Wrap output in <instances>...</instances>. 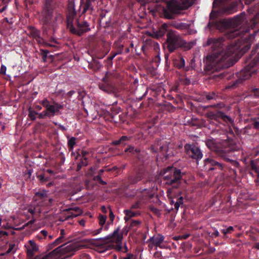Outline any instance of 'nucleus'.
Masks as SVG:
<instances>
[{
    "instance_id": "nucleus-1",
    "label": "nucleus",
    "mask_w": 259,
    "mask_h": 259,
    "mask_svg": "<svg viewBox=\"0 0 259 259\" xmlns=\"http://www.w3.org/2000/svg\"><path fill=\"white\" fill-rule=\"evenodd\" d=\"M248 28L230 30L228 37L235 39L227 47L223 44L222 38H208L204 46H211L212 52L204 59L205 73L209 74L233 66V63L230 60L229 57L238 50L245 52L250 48L255 32L250 34Z\"/></svg>"
},
{
    "instance_id": "nucleus-2",
    "label": "nucleus",
    "mask_w": 259,
    "mask_h": 259,
    "mask_svg": "<svg viewBox=\"0 0 259 259\" xmlns=\"http://www.w3.org/2000/svg\"><path fill=\"white\" fill-rule=\"evenodd\" d=\"M245 18V14L243 12L232 19L217 20L213 18L212 13H211L209 15V21L206 27L210 31L218 29L223 31L226 29L238 27L244 22Z\"/></svg>"
},
{
    "instance_id": "nucleus-3",
    "label": "nucleus",
    "mask_w": 259,
    "mask_h": 259,
    "mask_svg": "<svg viewBox=\"0 0 259 259\" xmlns=\"http://www.w3.org/2000/svg\"><path fill=\"white\" fill-rule=\"evenodd\" d=\"M196 0H167L166 7L162 8V16L167 19H173L181 11L192 6Z\"/></svg>"
},
{
    "instance_id": "nucleus-4",
    "label": "nucleus",
    "mask_w": 259,
    "mask_h": 259,
    "mask_svg": "<svg viewBox=\"0 0 259 259\" xmlns=\"http://www.w3.org/2000/svg\"><path fill=\"white\" fill-rule=\"evenodd\" d=\"M183 175L180 169L173 166H168L160 171V175L162 177L161 182L163 181V184L166 187H170L174 189L180 187Z\"/></svg>"
},
{
    "instance_id": "nucleus-5",
    "label": "nucleus",
    "mask_w": 259,
    "mask_h": 259,
    "mask_svg": "<svg viewBox=\"0 0 259 259\" xmlns=\"http://www.w3.org/2000/svg\"><path fill=\"white\" fill-rule=\"evenodd\" d=\"M165 45L169 53H172L180 48L189 50L192 47V45L188 44L177 31L172 30L166 33Z\"/></svg>"
},
{
    "instance_id": "nucleus-6",
    "label": "nucleus",
    "mask_w": 259,
    "mask_h": 259,
    "mask_svg": "<svg viewBox=\"0 0 259 259\" xmlns=\"http://www.w3.org/2000/svg\"><path fill=\"white\" fill-rule=\"evenodd\" d=\"M227 142L225 141H218L215 139H208L206 141V145L211 151H214L219 156L223 158L225 161H231L229 157L232 152L231 147H225Z\"/></svg>"
},
{
    "instance_id": "nucleus-7",
    "label": "nucleus",
    "mask_w": 259,
    "mask_h": 259,
    "mask_svg": "<svg viewBox=\"0 0 259 259\" xmlns=\"http://www.w3.org/2000/svg\"><path fill=\"white\" fill-rule=\"evenodd\" d=\"M39 103L46 108L42 112L37 113L39 119H44L46 117L51 118L59 114L60 110L63 108V105L55 101L53 102V104H50V101L47 98L40 101Z\"/></svg>"
},
{
    "instance_id": "nucleus-8",
    "label": "nucleus",
    "mask_w": 259,
    "mask_h": 259,
    "mask_svg": "<svg viewBox=\"0 0 259 259\" xmlns=\"http://www.w3.org/2000/svg\"><path fill=\"white\" fill-rule=\"evenodd\" d=\"M90 26L89 23L85 20L77 19L74 21V19H72L67 21V28L69 32L78 36H81L90 31Z\"/></svg>"
},
{
    "instance_id": "nucleus-9",
    "label": "nucleus",
    "mask_w": 259,
    "mask_h": 259,
    "mask_svg": "<svg viewBox=\"0 0 259 259\" xmlns=\"http://www.w3.org/2000/svg\"><path fill=\"white\" fill-rule=\"evenodd\" d=\"M258 64H259V52L251 62H250L238 74V79L233 83L232 87H235L243 81L249 79L253 74H255L256 70L254 68V67Z\"/></svg>"
},
{
    "instance_id": "nucleus-10",
    "label": "nucleus",
    "mask_w": 259,
    "mask_h": 259,
    "mask_svg": "<svg viewBox=\"0 0 259 259\" xmlns=\"http://www.w3.org/2000/svg\"><path fill=\"white\" fill-rule=\"evenodd\" d=\"M119 227H118L111 234L107 236L105 239L106 250H109L113 248H115L118 251L121 250V242L123 239V231L119 233Z\"/></svg>"
},
{
    "instance_id": "nucleus-11",
    "label": "nucleus",
    "mask_w": 259,
    "mask_h": 259,
    "mask_svg": "<svg viewBox=\"0 0 259 259\" xmlns=\"http://www.w3.org/2000/svg\"><path fill=\"white\" fill-rule=\"evenodd\" d=\"M54 10L53 0H42L41 15L44 25L50 26L51 24Z\"/></svg>"
},
{
    "instance_id": "nucleus-12",
    "label": "nucleus",
    "mask_w": 259,
    "mask_h": 259,
    "mask_svg": "<svg viewBox=\"0 0 259 259\" xmlns=\"http://www.w3.org/2000/svg\"><path fill=\"white\" fill-rule=\"evenodd\" d=\"M75 250V247L72 244L64 243L54 249L53 251L48 254H40L34 257H32V258H29V259H48L52 255H64Z\"/></svg>"
},
{
    "instance_id": "nucleus-13",
    "label": "nucleus",
    "mask_w": 259,
    "mask_h": 259,
    "mask_svg": "<svg viewBox=\"0 0 259 259\" xmlns=\"http://www.w3.org/2000/svg\"><path fill=\"white\" fill-rule=\"evenodd\" d=\"M34 205L40 206H50L52 205L54 200L50 197L48 191L45 190H39L35 192L33 197Z\"/></svg>"
},
{
    "instance_id": "nucleus-14",
    "label": "nucleus",
    "mask_w": 259,
    "mask_h": 259,
    "mask_svg": "<svg viewBox=\"0 0 259 259\" xmlns=\"http://www.w3.org/2000/svg\"><path fill=\"white\" fill-rule=\"evenodd\" d=\"M206 116L210 123L216 125L222 123V121L226 122H231L232 121L231 118L229 116L220 111L208 112L206 113Z\"/></svg>"
},
{
    "instance_id": "nucleus-15",
    "label": "nucleus",
    "mask_w": 259,
    "mask_h": 259,
    "mask_svg": "<svg viewBox=\"0 0 259 259\" xmlns=\"http://www.w3.org/2000/svg\"><path fill=\"white\" fill-rule=\"evenodd\" d=\"M149 149L153 153H156L159 151L163 154L165 159H168L172 155V151L169 150L167 144L166 143H163L161 140L155 141L154 144L151 145Z\"/></svg>"
},
{
    "instance_id": "nucleus-16",
    "label": "nucleus",
    "mask_w": 259,
    "mask_h": 259,
    "mask_svg": "<svg viewBox=\"0 0 259 259\" xmlns=\"http://www.w3.org/2000/svg\"><path fill=\"white\" fill-rule=\"evenodd\" d=\"M185 152L190 157L198 161L202 158L203 154L199 148L194 144H187L184 146Z\"/></svg>"
},
{
    "instance_id": "nucleus-17",
    "label": "nucleus",
    "mask_w": 259,
    "mask_h": 259,
    "mask_svg": "<svg viewBox=\"0 0 259 259\" xmlns=\"http://www.w3.org/2000/svg\"><path fill=\"white\" fill-rule=\"evenodd\" d=\"M226 168L225 164L215 160L211 157L206 158L204 160V168L206 170L219 169L225 170Z\"/></svg>"
},
{
    "instance_id": "nucleus-18",
    "label": "nucleus",
    "mask_w": 259,
    "mask_h": 259,
    "mask_svg": "<svg viewBox=\"0 0 259 259\" xmlns=\"http://www.w3.org/2000/svg\"><path fill=\"white\" fill-rule=\"evenodd\" d=\"M164 239V236L160 234H158L150 237L147 241V243H148V247L149 249L152 250L154 248V250H156L158 247L162 248L161 244L163 242Z\"/></svg>"
},
{
    "instance_id": "nucleus-19",
    "label": "nucleus",
    "mask_w": 259,
    "mask_h": 259,
    "mask_svg": "<svg viewBox=\"0 0 259 259\" xmlns=\"http://www.w3.org/2000/svg\"><path fill=\"white\" fill-rule=\"evenodd\" d=\"M99 87L100 90L108 94L113 93L115 92L114 86L106 76L102 78V82L99 84Z\"/></svg>"
},
{
    "instance_id": "nucleus-20",
    "label": "nucleus",
    "mask_w": 259,
    "mask_h": 259,
    "mask_svg": "<svg viewBox=\"0 0 259 259\" xmlns=\"http://www.w3.org/2000/svg\"><path fill=\"white\" fill-rule=\"evenodd\" d=\"M26 249L27 256L29 258L33 257L34 254L38 251V246L34 240H30L25 245Z\"/></svg>"
},
{
    "instance_id": "nucleus-21",
    "label": "nucleus",
    "mask_w": 259,
    "mask_h": 259,
    "mask_svg": "<svg viewBox=\"0 0 259 259\" xmlns=\"http://www.w3.org/2000/svg\"><path fill=\"white\" fill-rule=\"evenodd\" d=\"M30 36L36 40L38 45L44 42V39L40 36L41 32L35 27L30 26L28 27Z\"/></svg>"
},
{
    "instance_id": "nucleus-22",
    "label": "nucleus",
    "mask_w": 259,
    "mask_h": 259,
    "mask_svg": "<svg viewBox=\"0 0 259 259\" xmlns=\"http://www.w3.org/2000/svg\"><path fill=\"white\" fill-rule=\"evenodd\" d=\"M63 211L66 212L65 214L66 215V219L67 220L76 217L81 212L80 208L78 207L65 208L63 209Z\"/></svg>"
},
{
    "instance_id": "nucleus-23",
    "label": "nucleus",
    "mask_w": 259,
    "mask_h": 259,
    "mask_svg": "<svg viewBox=\"0 0 259 259\" xmlns=\"http://www.w3.org/2000/svg\"><path fill=\"white\" fill-rule=\"evenodd\" d=\"M74 1L75 0H68L67 21L68 20L74 19L76 15Z\"/></svg>"
},
{
    "instance_id": "nucleus-24",
    "label": "nucleus",
    "mask_w": 259,
    "mask_h": 259,
    "mask_svg": "<svg viewBox=\"0 0 259 259\" xmlns=\"http://www.w3.org/2000/svg\"><path fill=\"white\" fill-rule=\"evenodd\" d=\"M173 63L174 66L178 69H183L185 71L189 69V67H185V61L183 57L179 56L178 58L174 60Z\"/></svg>"
},
{
    "instance_id": "nucleus-25",
    "label": "nucleus",
    "mask_w": 259,
    "mask_h": 259,
    "mask_svg": "<svg viewBox=\"0 0 259 259\" xmlns=\"http://www.w3.org/2000/svg\"><path fill=\"white\" fill-rule=\"evenodd\" d=\"M96 0H85L83 6L82 14H84L88 11L91 13L94 10V6Z\"/></svg>"
},
{
    "instance_id": "nucleus-26",
    "label": "nucleus",
    "mask_w": 259,
    "mask_h": 259,
    "mask_svg": "<svg viewBox=\"0 0 259 259\" xmlns=\"http://www.w3.org/2000/svg\"><path fill=\"white\" fill-rule=\"evenodd\" d=\"M124 152L128 154H130L131 155L139 158L141 149L138 147H135L132 145H128V147L125 149Z\"/></svg>"
},
{
    "instance_id": "nucleus-27",
    "label": "nucleus",
    "mask_w": 259,
    "mask_h": 259,
    "mask_svg": "<svg viewBox=\"0 0 259 259\" xmlns=\"http://www.w3.org/2000/svg\"><path fill=\"white\" fill-rule=\"evenodd\" d=\"M132 137L127 136H122L118 140L112 141L111 144L113 146H116L121 145L122 146L126 145L127 142L131 140Z\"/></svg>"
},
{
    "instance_id": "nucleus-28",
    "label": "nucleus",
    "mask_w": 259,
    "mask_h": 259,
    "mask_svg": "<svg viewBox=\"0 0 259 259\" xmlns=\"http://www.w3.org/2000/svg\"><path fill=\"white\" fill-rule=\"evenodd\" d=\"M143 178V175L142 172L138 171L136 174H134L130 176L128 180L129 182L131 184H135L140 181Z\"/></svg>"
},
{
    "instance_id": "nucleus-29",
    "label": "nucleus",
    "mask_w": 259,
    "mask_h": 259,
    "mask_svg": "<svg viewBox=\"0 0 259 259\" xmlns=\"http://www.w3.org/2000/svg\"><path fill=\"white\" fill-rule=\"evenodd\" d=\"M107 217L106 215L100 214L98 217L99 224L101 227L94 232V235H97L101 232L102 230L103 226L106 222Z\"/></svg>"
},
{
    "instance_id": "nucleus-30",
    "label": "nucleus",
    "mask_w": 259,
    "mask_h": 259,
    "mask_svg": "<svg viewBox=\"0 0 259 259\" xmlns=\"http://www.w3.org/2000/svg\"><path fill=\"white\" fill-rule=\"evenodd\" d=\"M167 25L165 23L162 24L156 31L155 35L158 38L163 37L169 31L167 30Z\"/></svg>"
},
{
    "instance_id": "nucleus-31",
    "label": "nucleus",
    "mask_w": 259,
    "mask_h": 259,
    "mask_svg": "<svg viewBox=\"0 0 259 259\" xmlns=\"http://www.w3.org/2000/svg\"><path fill=\"white\" fill-rule=\"evenodd\" d=\"M138 199L141 200V202L144 204L151 198V196L147 192V190L145 189L141 194L138 195Z\"/></svg>"
},
{
    "instance_id": "nucleus-32",
    "label": "nucleus",
    "mask_w": 259,
    "mask_h": 259,
    "mask_svg": "<svg viewBox=\"0 0 259 259\" xmlns=\"http://www.w3.org/2000/svg\"><path fill=\"white\" fill-rule=\"evenodd\" d=\"M116 52H114L115 55H120L124 53V45L121 44L119 42H115L114 44Z\"/></svg>"
},
{
    "instance_id": "nucleus-33",
    "label": "nucleus",
    "mask_w": 259,
    "mask_h": 259,
    "mask_svg": "<svg viewBox=\"0 0 259 259\" xmlns=\"http://www.w3.org/2000/svg\"><path fill=\"white\" fill-rule=\"evenodd\" d=\"M108 53L107 51H105L102 49H97L95 50L94 55L99 59L103 58Z\"/></svg>"
},
{
    "instance_id": "nucleus-34",
    "label": "nucleus",
    "mask_w": 259,
    "mask_h": 259,
    "mask_svg": "<svg viewBox=\"0 0 259 259\" xmlns=\"http://www.w3.org/2000/svg\"><path fill=\"white\" fill-rule=\"evenodd\" d=\"M39 51V54L42 58L41 61L44 63L47 62L48 61V54L50 53L49 51L48 50L40 49Z\"/></svg>"
},
{
    "instance_id": "nucleus-35",
    "label": "nucleus",
    "mask_w": 259,
    "mask_h": 259,
    "mask_svg": "<svg viewBox=\"0 0 259 259\" xmlns=\"http://www.w3.org/2000/svg\"><path fill=\"white\" fill-rule=\"evenodd\" d=\"M88 164V159L87 157L81 158L80 161L77 165L76 170L79 171L83 166Z\"/></svg>"
},
{
    "instance_id": "nucleus-36",
    "label": "nucleus",
    "mask_w": 259,
    "mask_h": 259,
    "mask_svg": "<svg viewBox=\"0 0 259 259\" xmlns=\"http://www.w3.org/2000/svg\"><path fill=\"white\" fill-rule=\"evenodd\" d=\"M204 96L207 101L216 100L218 98V95L213 92L206 93Z\"/></svg>"
},
{
    "instance_id": "nucleus-37",
    "label": "nucleus",
    "mask_w": 259,
    "mask_h": 259,
    "mask_svg": "<svg viewBox=\"0 0 259 259\" xmlns=\"http://www.w3.org/2000/svg\"><path fill=\"white\" fill-rule=\"evenodd\" d=\"M63 20V16L59 12H56L54 18L53 23L54 24L61 23Z\"/></svg>"
},
{
    "instance_id": "nucleus-38",
    "label": "nucleus",
    "mask_w": 259,
    "mask_h": 259,
    "mask_svg": "<svg viewBox=\"0 0 259 259\" xmlns=\"http://www.w3.org/2000/svg\"><path fill=\"white\" fill-rule=\"evenodd\" d=\"M109 221H108L107 224L105 225V228H104L105 230H107L108 228V225L113 224V221H114V218H115L114 214L112 210L110 208V207H109Z\"/></svg>"
},
{
    "instance_id": "nucleus-39",
    "label": "nucleus",
    "mask_w": 259,
    "mask_h": 259,
    "mask_svg": "<svg viewBox=\"0 0 259 259\" xmlns=\"http://www.w3.org/2000/svg\"><path fill=\"white\" fill-rule=\"evenodd\" d=\"M76 139L75 137H71L68 140L67 142L68 148L69 151H72L74 148V146L76 144Z\"/></svg>"
},
{
    "instance_id": "nucleus-40",
    "label": "nucleus",
    "mask_w": 259,
    "mask_h": 259,
    "mask_svg": "<svg viewBox=\"0 0 259 259\" xmlns=\"http://www.w3.org/2000/svg\"><path fill=\"white\" fill-rule=\"evenodd\" d=\"M235 8L232 6L224 7L222 8V12L226 15H230L234 13Z\"/></svg>"
},
{
    "instance_id": "nucleus-41",
    "label": "nucleus",
    "mask_w": 259,
    "mask_h": 259,
    "mask_svg": "<svg viewBox=\"0 0 259 259\" xmlns=\"http://www.w3.org/2000/svg\"><path fill=\"white\" fill-rule=\"evenodd\" d=\"M124 212L125 214L124 219L126 222L128 221L131 218L136 216V213L130 210H125Z\"/></svg>"
},
{
    "instance_id": "nucleus-42",
    "label": "nucleus",
    "mask_w": 259,
    "mask_h": 259,
    "mask_svg": "<svg viewBox=\"0 0 259 259\" xmlns=\"http://www.w3.org/2000/svg\"><path fill=\"white\" fill-rule=\"evenodd\" d=\"M37 179L42 183L49 181V177L47 176L46 173L37 175Z\"/></svg>"
},
{
    "instance_id": "nucleus-43",
    "label": "nucleus",
    "mask_w": 259,
    "mask_h": 259,
    "mask_svg": "<svg viewBox=\"0 0 259 259\" xmlns=\"http://www.w3.org/2000/svg\"><path fill=\"white\" fill-rule=\"evenodd\" d=\"M172 25L175 28L179 30H183L187 28V24L185 23L175 22Z\"/></svg>"
},
{
    "instance_id": "nucleus-44",
    "label": "nucleus",
    "mask_w": 259,
    "mask_h": 259,
    "mask_svg": "<svg viewBox=\"0 0 259 259\" xmlns=\"http://www.w3.org/2000/svg\"><path fill=\"white\" fill-rule=\"evenodd\" d=\"M250 167L251 169L253 170L257 174V177L259 178V166L252 160L250 164Z\"/></svg>"
},
{
    "instance_id": "nucleus-45",
    "label": "nucleus",
    "mask_w": 259,
    "mask_h": 259,
    "mask_svg": "<svg viewBox=\"0 0 259 259\" xmlns=\"http://www.w3.org/2000/svg\"><path fill=\"white\" fill-rule=\"evenodd\" d=\"M16 251V245L15 244H10L9 245V247L7 251L4 253H2L1 255H4L5 254H8L9 253L12 252V253H14L15 251Z\"/></svg>"
},
{
    "instance_id": "nucleus-46",
    "label": "nucleus",
    "mask_w": 259,
    "mask_h": 259,
    "mask_svg": "<svg viewBox=\"0 0 259 259\" xmlns=\"http://www.w3.org/2000/svg\"><path fill=\"white\" fill-rule=\"evenodd\" d=\"M208 234L211 238H216L220 236L219 232L215 228H212V231L208 232Z\"/></svg>"
},
{
    "instance_id": "nucleus-47",
    "label": "nucleus",
    "mask_w": 259,
    "mask_h": 259,
    "mask_svg": "<svg viewBox=\"0 0 259 259\" xmlns=\"http://www.w3.org/2000/svg\"><path fill=\"white\" fill-rule=\"evenodd\" d=\"M36 115H37V113L36 111L32 110L31 107H29L28 109V115L30 119L32 121L35 120L36 119Z\"/></svg>"
},
{
    "instance_id": "nucleus-48",
    "label": "nucleus",
    "mask_w": 259,
    "mask_h": 259,
    "mask_svg": "<svg viewBox=\"0 0 259 259\" xmlns=\"http://www.w3.org/2000/svg\"><path fill=\"white\" fill-rule=\"evenodd\" d=\"M116 56L115 55V53L113 52H111L110 54V55L107 57L105 62L107 63L108 66H111L112 65V60L113 58Z\"/></svg>"
},
{
    "instance_id": "nucleus-49",
    "label": "nucleus",
    "mask_w": 259,
    "mask_h": 259,
    "mask_svg": "<svg viewBox=\"0 0 259 259\" xmlns=\"http://www.w3.org/2000/svg\"><path fill=\"white\" fill-rule=\"evenodd\" d=\"M250 22L252 27H254L256 24L259 23V12L251 20Z\"/></svg>"
},
{
    "instance_id": "nucleus-50",
    "label": "nucleus",
    "mask_w": 259,
    "mask_h": 259,
    "mask_svg": "<svg viewBox=\"0 0 259 259\" xmlns=\"http://www.w3.org/2000/svg\"><path fill=\"white\" fill-rule=\"evenodd\" d=\"M28 211L32 214H34L36 212H41L40 208L37 205L34 206L33 208H29Z\"/></svg>"
},
{
    "instance_id": "nucleus-51",
    "label": "nucleus",
    "mask_w": 259,
    "mask_h": 259,
    "mask_svg": "<svg viewBox=\"0 0 259 259\" xmlns=\"http://www.w3.org/2000/svg\"><path fill=\"white\" fill-rule=\"evenodd\" d=\"M143 204L141 202V200L139 199L135 203L132 204L131 208L133 209H139L141 208Z\"/></svg>"
},
{
    "instance_id": "nucleus-52",
    "label": "nucleus",
    "mask_w": 259,
    "mask_h": 259,
    "mask_svg": "<svg viewBox=\"0 0 259 259\" xmlns=\"http://www.w3.org/2000/svg\"><path fill=\"white\" fill-rule=\"evenodd\" d=\"M95 62L96 63V64L95 65H90V67L92 68L95 71H98L101 68L102 65L100 64L99 61H95Z\"/></svg>"
},
{
    "instance_id": "nucleus-53",
    "label": "nucleus",
    "mask_w": 259,
    "mask_h": 259,
    "mask_svg": "<svg viewBox=\"0 0 259 259\" xmlns=\"http://www.w3.org/2000/svg\"><path fill=\"white\" fill-rule=\"evenodd\" d=\"M94 180L95 181L98 182L100 184L102 185H105L107 184L106 182L102 180L101 176H100V175H98L97 176H95L94 178Z\"/></svg>"
},
{
    "instance_id": "nucleus-54",
    "label": "nucleus",
    "mask_w": 259,
    "mask_h": 259,
    "mask_svg": "<svg viewBox=\"0 0 259 259\" xmlns=\"http://www.w3.org/2000/svg\"><path fill=\"white\" fill-rule=\"evenodd\" d=\"M149 209H150V211H151L152 212H153L156 215H157L158 216L160 215L161 213H160V210L158 209H157V208H156L155 207H154V206H150Z\"/></svg>"
},
{
    "instance_id": "nucleus-55",
    "label": "nucleus",
    "mask_w": 259,
    "mask_h": 259,
    "mask_svg": "<svg viewBox=\"0 0 259 259\" xmlns=\"http://www.w3.org/2000/svg\"><path fill=\"white\" fill-rule=\"evenodd\" d=\"M154 257L157 259H164L161 254V252L160 251H155L154 253Z\"/></svg>"
},
{
    "instance_id": "nucleus-56",
    "label": "nucleus",
    "mask_w": 259,
    "mask_h": 259,
    "mask_svg": "<svg viewBox=\"0 0 259 259\" xmlns=\"http://www.w3.org/2000/svg\"><path fill=\"white\" fill-rule=\"evenodd\" d=\"M58 158L60 159V161H59L61 164H63L65 161V158L64 154L62 152H61L59 154Z\"/></svg>"
},
{
    "instance_id": "nucleus-57",
    "label": "nucleus",
    "mask_w": 259,
    "mask_h": 259,
    "mask_svg": "<svg viewBox=\"0 0 259 259\" xmlns=\"http://www.w3.org/2000/svg\"><path fill=\"white\" fill-rule=\"evenodd\" d=\"M252 93L256 98H259V88L252 89Z\"/></svg>"
},
{
    "instance_id": "nucleus-58",
    "label": "nucleus",
    "mask_w": 259,
    "mask_h": 259,
    "mask_svg": "<svg viewBox=\"0 0 259 259\" xmlns=\"http://www.w3.org/2000/svg\"><path fill=\"white\" fill-rule=\"evenodd\" d=\"M224 229L227 234H231L234 231V229L232 226H229L227 228H224Z\"/></svg>"
},
{
    "instance_id": "nucleus-59",
    "label": "nucleus",
    "mask_w": 259,
    "mask_h": 259,
    "mask_svg": "<svg viewBox=\"0 0 259 259\" xmlns=\"http://www.w3.org/2000/svg\"><path fill=\"white\" fill-rule=\"evenodd\" d=\"M140 224V222L139 221H135V220H133L131 222V224L130 225V228H132V227H136V226H138V225H139Z\"/></svg>"
},
{
    "instance_id": "nucleus-60",
    "label": "nucleus",
    "mask_w": 259,
    "mask_h": 259,
    "mask_svg": "<svg viewBox=\"0 0 259 259\" xmlns=\"http://www.w3.org/2000/svg\"><path fill=\"white\" fill-rule=\"evenodd\" d=\"M48 235V232L45 230H41L40 232V234L37 235L38 238H41V237H40V235H42L44 236L45 238H46L47 236Z\"/></svg>"
},
{
    "instance_id": "nucleus-61",
    "label": "nucleus",
    "mask_w": 259,
    "mask_h": 259,
    "mask_svg": "<svg viewBox=\"0 0 259 259\" xmlns=\"http://www.w3.org/2000/svg\"><path fill=\"white\" fill-rule=\"evenodd\" d=\"M58 244H59V243H58V242H56V240H55L53 243H52L51 244H50L49 245H48V248L50 249H52L53 247L56 246L57 245H58Z\"/></svg>"
},
{
    "instance_id": "nucleus-62",
    "label": "nucleus",
    "mask_w": 259,
    "mask_h": 259,
    "mask_svg": "<svg viewBox=\"0 0 259 259\" xmlns=\"http://www.w3.org/2000/svg\"><path fill=\"white\" fill-rule=\"evenodd\" d=\"M6 67L5 65H2L1 67L0 73L2 74H5L6 72Z\"/></svg>"
},
{
    "instance_id": "nucleus-63",
    "label": "nucleus",
    "mask_w": 259,
    "mask_h": 259,
    "mask_svg": "<svg viewBox=\"0 0 259 259\" xmlns=\"http://www.w3.org/2000/svg\"><path fill=\"white\" fill-rule=\"evenodd\" d=\"M134 256L132 253H128L126 254V256L123 257L122 259H134Z\"/></svg>"
},
{
    "instance_id": "nucleus-64",
    "label": "nucleus",
    "mask_w": 259,
    "mask_h": 259,
    "mask_svg": "<svg viewBox=\"0 0 259 259\" xmlns=\"http://www.w3.org/2000/svg\"><path fill=\"white\" fill-rule=\"evenodd\" d=\"M80 259H91V257L88 254H82L80 257Z\"/></svg>"
}]
</instances>
